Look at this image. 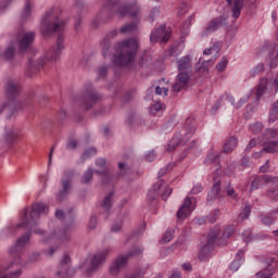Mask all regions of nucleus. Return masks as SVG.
I'll return each instance as SVG.
<instances>
[{
  "mask_svg": "<svg viewBox=\"0 0 278 278\" xmlns=\"http://www.w3.org/2000/svg\"><path fill=\"white\" fill-rule=\"evenodd\" d=\"M251 205H245L242 212L238 216V222L243 223V220H247L249 216H251Z\"/></svg>",
  "mask_w": 278,
  "mask_h": 278,
  "instance_id": "4c0bfd02",
  "label": "nucleus"
},
{
  "mask_svg": "<svg viewBox=\"0 0 278 278\" xmlns=\"http://www.w3.org/2000/svg\"><path fill=\"white\" fill-rule=\"evenodd\" d=\"M251 131H253V134H260V131H262L264 129V125H262V123L257 122L253 125L250 126Z\"/></svg>",
  "mask_w": 278,
  "mask_h": 278,
  "instance_id": "3c124183",
  "label": "nucleus"
},
{
  "mask_svg": "<svg viewBox=\"0 0 278 278\" xmlns=\"http://www.w3.org/2000/svg\"><path fill=\"white\" fill-rule=\"evenodd\" d=\"M16 38L18 40V47L21 53H25L28 49H31V45L34 43V40L36 38V33L34 31H20L16 35Z\"/></svg>",
  "mask_w": 278,
  "mask_h": 278,
  "instance_id": "9d476101",
  "label": "nucleus"
},
{
  "mask_svg": "<svg viewBox=\"0 0 278 278\" xmlns=\"http://www.w3.org/2000/svg\"><path fill=\"white\" fill-rule=\"evenodd\" d=\"M278 118V100L274 103L270 115H269V123H275Z\"/></svg>",
  "mask_w": 278,
  "mask_h": 278,
  "instance_id": "c03bdc74",
  "label": "nucleus"
},
{
  "mask_svg": "<svg viewBox=\"0 0 278 278\" xmlns=\"http://www.w3.org/2000/svg\"><path fill=\"white\" fill-rule=\"evenodd\" d=\"M88 229H97V215L90 216Z\"/></svg>",
  "mask_w": 278,
  "mask_h": 278,
  "instance_id": "bf43d9fd",
  "label": "nucleus"
},
{
  "mask_svg": "<svg viewBox=\"0 0 278 278\" xmlns=\"http://www.w3.org/2000/svg\"><path fill=\"white\" fill-rule=\"evenodd\" d=\"M116 51L119 50V53L114 56V64L116 66H127L136 60L138 53V40L131 38L124 40L123 42L115 43Z\"/></svg>",
  "mask_w": 278,
  "mask_h": 278,
  "instance_id": "f03ea898",
  "label": "nucleus"
},
{
  "mask_svg": "<svg viewBox=\"0 0 278 278\" xmlns=\"http://www.w3.org/2000/svg\"><path fill=\"white\" fill-rule=\"evenodd\" d=\"M192 72H179L176 76V83L173 86L174 92H181L190 83V75Z\"/></svg>",
  "mask_w": 278,
  "mask_h": 278,
  "instance_id": "2eb2a0df",
  "label": "nucleus"
},
{
  "mask_svg": "<svg viewBox=\"0 0 278 278\" xmlns=\"http://www.w3.org/2000/svg\"><path fill=\"white\" fill-rule=\"evenodd\" d=\"M265 153H278V141H269L267 146L263 148Z\"/></svg>",
  "mask_w": 278,
  "mask_h": 278,
  "instance_id": "c9c22d12",
  "label": "nucleus"
},
{
  "mask_svg": "<svg viewBox=\"0 0 278 278\" xmlns=\"http://www.w3.org/2000/svg\"><path fill=\"white\" fill-rule=\"evenodd\" d=\"M29 16H31V4L27 1L22 13V21H27Z\"/></svg>",
  "mask_w": 278,
  "mask_h": 278,
  "instance_id": "37998d69",
  "label": "nucleus"
},
{
  "mask_svg": "<svg viewBox=\"0 0 278 278\" xmlns=\"http://www.w3.org/2000/svg\"><path fill=\"white\" fill-rule=\"evenodd\" d=\"M98 75H99V79L105 77L108 75V66H101L99 70H98Z\"/></svg>",
  "mask_w": 278,
  "mask_h": 278,
  "instance_id": "680f3d73",
  "label": "nucleus"
},
{
  "mask_svg": "<svg viewBox=\"0 0 278 278\" xmlns=\"http://www.w3.org/2000/svg\"><path fill=\"white\" fill-rule=\"evenodd\" d=\"M17 266H20V265H14L11 268H8V265L0 266V278H18V277H21V275H23L22 268H17L15 271H11L9 275L4 274V273H7V270H12V269L16 268ZM5 268H8V269H5Z\"/></svg>",
  "mask_w": 278,
  "mask_h": 278,
  "instance_id": "b1692460",
  "label": "nucleus"
},
{
  "mask_svg": "<svg viewBox=\"0 0 278 278\" xmlns=\"http://www.w3.org/2000/svg\"><path fill=\"white\" fill-rule=\"evenodd\" d=\"M101 47L102 55L105 58L108 55V52L110 51V41H108V39H103Z\"/></svg>",
  "mask_w": 278,
  "mask_h": 278,
  "instance_id": "603ef678",
  "label": "nucleus"
},
{
  "mask_svg": "<svg viewBox=\"0 0 278 278\" xmlns=\"http://www.w3.org/2000/svg\"><path fill=\"white\" fill-rule=\"evenodd\" d=\"M101 99V94L97 92L94 88L90 87L89 89H86V91L81 96L80 105L86 110H92V108H94V104L99 103Z\"/></svg>",
  "mask_w": 278,
  "mask_h": 278,
  "instance_id": "0eeeda50",
  "label": "nucleus"
},
{
  "mask_svg": "<svg viewBox=\"0 0 278 278\" xmlns=\"http://www.w3.org/2000/svg\"><path fill=\"white\" fill-rule=\"evenodd\" d=\"M94 175V170L92 168H88L80 178V184H84L85 186H90L92 184V177Z\"/></svg>",
  "mask_w": 278,
  "mask_h": 278,
  "instance_id": "7c9ffc66",
  "label": "nucleus"
},
{
  "mask_svg": "<svg viewBox=\"0 0 278 278\" xmlns=\"http://www.w3.org/2000/svg\"><path fill=\"white\" fill-rule=\"evenodd\" d=\"M94 173L97 175H100L102 184H104V186H109V184H112V179H114V175H112V173L108 168H104L102 170L94 169Z\"/></svg>",
  "mask_w": 278,
  "mask_h": 278,
  "instance_id": "bb28decb",
  "label": "nucleus"
},
{
  "mask_svg": "<svg viewBox=\"0 0 278 278\" xmlns=\"http://www.w3.org/2000/svg\"><path fill=\"white\" fill-rule=\"evenodd\" d=\"M227 64H229V60H227L226 56H224L219 63L216 65V71H218V73H223V71H225L227 68Z\"/></svg>",
  "mask_w": 278,
  "mask_h": 278,
  "instance_id": "09e8293b",
  "label": "nucleus"
},
{
  "mask_svg": "<svg viewBox=\"0 0 278 278\" xmlns=\"http://www.w3.org/2000/svg\"><path fill=\"white\" fill-rule=\"evenodd\" d=\"M70 235L66 229H61L59 231L52 232L50 236L42 239V242H51L52 240L59 242V244H64L68 242Z\"/></svg>",
  "mask_w": 278,
  "mask_h": 278,
  "instance_id": "f3484780",
  "label": "nucleus"
},
{
  "mask_svg": "<svg viewBox=\"0 0 278 278\" xmlns=\"http://www.w3.org/2000/svg\"><path fill=\"white\" fill-rule=\"evenodd\" d=\"M217 58L213 56L211 60L203 61L201 63V59H200L195 65V73H210V66H213Z\"/></svg>",
  "mask_w": 278,
  "mask_h": 278,
  "instance_id": "393cba45",
  "label": "nucleus"
},
{
  "mask_svg": "<svg viewBox=\"0 0 278 278\" xmlns=\"http://www.w3.org/2000/svg\"><path fill=\"white\" fill-rule=\"evenodd\" d=\"M7 144H14V140H16V134L14 130L9 129L4 136Z\"/></svg>",
  "mask_w": 278,
  "mask_h": 278,
  "instance_id": "a18cd8bd",
  "label": "nucleus"
},
{
  "mask_svg": "<svg viewBox=\"0 0 278 278\" xmlns=\"http://www.w3.org/2000/svg\"><path fill=\"white\" fill-rule=\"evenodd\" d=\"M242 3H244V0H233L232 16L235 18H238L240 16V12L242 10Z\"/></svg>",
  "mask_w": 278,
  "mask_h": 278,
  "instance_id": "473e14b6",
  "label": "nucleus"
},
{
  "mask_svg": "<svg viewBox=\"0 0 278 278\" xmlns=\"http://www.w3.org/2000/svg\"><path fill=\"white\" fill-rule=\"evenodd\" d=\"M3 112L7 118H12L17 110H21L23 105L17 100H7L2 103Z\"/></svg>",
  "mask_w": 278,
  "mask_h": 278,
  "instance_id": "a211bd4d",
  "label": "nucleus"
},
{
  "mask_svg": "<svg viewBox=\"0 0 278 278\" xmlns=\"http://www.w3.org/2000/svg\"><path fill=\"white\" fill-rule=\"evenodd\" d=\"M122 227H123V220H121L119 223H115L111 228V231H113V233H117V231H119Z\"/></svg>",
  "mask_w": 278,
  "mask_h": 278,
  "instance_id": "e2e57ef3",
  "label": "nucleus"
},
{
  "mask_svg": "<svg viewBox=\"0 0 278 278\" xmlns=\"http://www.w3.org/2000/svg\"><path fill=\"white\" fill-rule=\"evenodd\" d=\"M109 5H112L115 14H118V16H130V18H138L140 16V5H138V2L123 4L116 2V0H109Z\"/></svg>",
  "mask_w": 278,
  "mask_h": 278,
  "instance_id": "39448f33",
  "label": "nucleus"
},
{
  "mask_svg": "<svg viewBox=\"0 0 278 278\" xmlns=\"http://www.w3.org/2000/svg\"><path fill=\"white\" fill-rule=\"evenodd\" d=\"M45 212H49V206L45 205V203L33 204L30 212L27 208L23 210L22 219L17 227H25L26 229L38 227L40 214H45Z\"/></svg>",
  "mask_w": 278,
  "mask_h": 278,
  "instance_id": "20e7f679",
  "label": "nucleus"
},
{
  "mask_svg": "<svg viewBox=\"0 0 278 278\" xmlns=\"http://www.w3.org/2000/svg\"><path fill=\"white\" fill-rule=\"evenodd\" d=\"M218 157H220V155H218V152H211L206 156V163L207 164H218Z\"/></svg>",
  "mask_w": 278,
  "mask_h": 278,
  "instance_id": "de8ad7c7",
  "label": "nucleus"
},
{
  "mask_svg": "<svg viewBox=\"0 0 278 278\" xmlns=\"http://www.w3.org/2000/svg\"><path fill=\"white\" fill-rule=\"evenodd\" d=\"M217 238H218V230L212 229L208 232L206 244H204L200 250V253H199L200 262H205L210 256V253L214 251V244H216Z\"/></svg>",
  "mask_w": 278,
  "mask_h": 278,
  "instance_id": "6e6552de",
  "label": "nucleus"
},
{
  "mask_svg": "<svg viewBox=\"0 0 278 278\" xmlns=\"http://www.w3.org/2000/svg\"><path fill=\"white\" fill-rule=\"evenodd\" d=\"M4 92L8 101H16L17 97L21 94V84H18L16 79H7Z\"/></svg>",
  "mask_w": 278,
  "mask_h": 278,
  "instance_id": "9b49d317",
  "label": "nucleus"
},
{
  "mask_svg": "<svg viewBox=\"0 0 278 278\" xmlns=\"http://www.w3.org/2000/svg\"><path fill=\"white\" fill-rule=\"evenodd\" d=\"M15 52L16 48H14V46H9L3 52H0V58H3L5 62H12Z\"/></svg>",
  "mask_w": 278,
  "mask_h": 278,
  "instance_id": "cd10ccee",
  "label": "nucleus"
},
{
  "mask_svg": "<svg viewBox=\"0 0 278 278\" xmlns=\"http://www.w3.org/2000/svg\"><path fill=\"white\" fill-rule=\"evenodd\" d=\"M197 207V199L195 198H186L184 204L179 207L177 212V218L184 220L192 214V210Z\"/></svg>",
  "mask_w": 278,
  "mask_h": 278,
  "instance_id": "4468645a",
  "label": "nucleus"
},
{
  "mask_svg": "<svg viewBox=\"0 0 278 278\" xmlns=\"http://www.w3.org/2000/svg\"><path fill=\"white\" fill-rule=\"evenodd\" d=\"M125 264H127V258H125V256L117 257L110 267V275H112L113 277H116V275L121 273Z\"/></svg>",
  "mask_w": 278,
  "mask_h": 278,
  "instance_id": "5701e85b",
  "label": "nucleus"
},
{
  "mask_svg": "<svg viewBox=\"0 0 278 278\" xmlns=\"http://www.w3.org/2000/svg\"><path fill=\"white\" fill-rule=\"evenodd\" d=\"M40 260V252H33L28 255L27 260L21 264V266H27V264H36Z\"/></svg>",
  "mask_w": 278,
  "mask_h": 278,
  "instance_id": "f704fd0d",
  "label": "nucleus"
},
{
  "mask_svg": "<svg viewBox=\"0 0 278 278\" xmlns=\"http://www.w3.org/2000/svg\"><path fill=\"white\" fill-rule=\"evenodd\" d=\"M110 251L104 250L102 252H99L94 254L90 261V266L88 267V262L84 263V268H86L87 275H92L102 264L105 262V257H108V254Z\"/></svg>",
  "mask_w": 278,
  "mask_h": 278,
  "instance_id": "1a4fd4ad",
  "label": "nucleus"
},
{
  "mask_svg": "<svg viewBox=\"0 0 278 278\" xmlns=\"http://www.w3.org/2000/svg\"><path fill=\"white\" fill-rule=\"evenodd\" d=\"M170 194H173V189L169 187H164L163 193H162L163 201H166L168 199V197H170Z\"/></svg>",
  "mask_w": 278,
  "mask_h": 278,
  "instance_id": "4d7b16f0",
  "label": "nucleus"
},
{
  "mask_svg": "<svg viewBox=\"0 0 278 278\" xmlns=\"http://www.w3.org/2000/svg\"><path fill=\"white\" fill-rule=\"evenodd\" d=\"M266 197H268V199H270V201H278V193L276 190H268L266 192Z\"/></svg>",
  "mask_w": 278,
  "mask_h": 278,
  "instance_id": "13d9d810",
  "label": "nucleus"
},
{
  "mask_svg": "<svg viewBox=\"0 0 278 278\" xmlns=\"http://www.w3.org/2000/svg\"><path fill=\"white\" fill-rule=\"evenodd\" d=\"M178 71L192 73V58L190 55H185L177 61Z\"/></svg>",
  "mask_w": 278,
  "mask_h": 278,
  "instance_id": "412c9836",
  "label": "nucleus"
},
{
  "mask_svg": "<svg viewBox=\"0 0 278 278\" xmlns=\"http://www.w3.org/2000/svg\"><path fill=\"white\" fill-rule=\"evenodd\" d=\"M29 242H31V230L20 236L15 240V243L9 249V255L12 257V261L5 269L14 268V266H21V264H23V256H21V252L25 251Z\"/></svg>",
  "mask_w": 278,
  "mask_h": 278,
  "instance_id": "7ed1b4c3",
  "label": "nucleus"
},
{
  "mask_svg": "<svg viewBox=\"0 0 278 278\" xmlns=\"http://www.w3.org/2000/svg\"><path fill=\"white\" fill-rule=\"evenodd\" d=\"M273 263H275V258L266 261L265 268L256 274V278H273V275H275V267H273Z\"/></svg>",
  "mask_w": 278,
  "mask_h": 278,
  "instance_id": "aec40b11",
  "label": "nucleus"
},
{
  "mask_svg": "<svg viewBox=\"0 0 278 278\" xmlns=\"http://www.w3.org/2000/svg\"><path fill=\"white\" fill-rule=\"evenodd\" d=\"M186 126L188 129V134H194V131H197V128L190 125V117L187 118Z\"/></svg>",
  "mask_w": 278,
  "mask_h": 278,
  "instance_id": "0e129e2a",
  "label": "nucleus"
},
{
  "mask_svg": "<svg viewBox=\"0 0 278 278\" xmlns=\"http://www.w3.org/2000/svg\"><path fill=\"white\" fill-rule=\"evenodd\" d=\"M264 185H266V182H264V176H255L254 180L251 182L250 192L258 190V188Z\"/></svg>",
  "mask_w": 278,
  "mask_h": 278,
  "instance_id": "2f4dec72",
  "label": "nucleus"
},
{
  "mask_svg": "<svg viewBox=\"0 0 278 278\" xmlns=\"http://www.w3.org/2000/svg\"><path fill=\"white\" fill-rule=\"evenodd\" d=\"M71 256L64 254L63 258L60 261V269L56 271L59 278H71L75 275V268L71 267Z\"/></svg>",
  "mask_w": 278,
  "mask_h": 278,
  "instance_id": "f8f14e48",
  "label": "nucleus"
},
{
  "mask_svg": "<svg viewBox=\"0 0 278 278\" xmlns=\"http://www.w3.org/2000/svg\"><path fill=\"white\" fill-rule=\"evenodd\" d=\"M173 233H175V230H167L162 238V242L164 244H166V242H170V240H173Z\"/></svg>",
  "mask_w": 278,
  "mask_h": 278,
  "instance_id": "864d4df0",
  "label": "nucleus"
},
{
  "mask_svg": "<svg viewBox=\"0 0 278 278\" xmlns=\"http://www.w3.org/2000/svg\"><path fill=\"white\" fill-rule=\"evenodd\" d=\"M117 166L118 170L121 172V177H125V175H129V173H131V167L123 162H119Z\"/></svg>",
  "mask_w": 278,
  "mask_h": 278,
  "instance_id": "a19ab883",
  "label": "nucleus"
},
{
  "mask_svg": "<svg viewBox=\"0 0 278 278\" xmlns=\"http://www.w3.org/2000/svg\"><path fill=\"white\" fill-rule=\"evenodd\" d=\"M112 205H114V191L109 192L102 200L100 206L103 210L104 216L106 218L110 217V214H112Z\"/></svg>",
  "mask_w": 278,
  "mask_h": 278,
  "instance_id": "6ab92c4d",
  "label": "nucleus"
},
{
  "mask_svg": "<svg viewBox=\"0 0 278 278\" xmlns=\"http://www.w3.org/2000/svg\"><path fill=\"white\" fill-rule=\"evenodd\" d=\"M218 53H220V45L218 42L214 43L213 47L203 51V55H218Z\"/></svg>",
  "mask_w": 278,
  "mask_h": 278,
  "instance_id": "58836bf2",
  "label": "nucleus"
},
{
  "mask_svg": "<svg viewBox=\"0 0 278 278\" xmlns=\"http://www.w3.org/2000/svg\"><path fill=\"white\" fill-rule=\"evenodd\" d=\"M47 101H48L47 97H39V98H35L33 100V103H39V105H45Z\"/></svg>",
  "mask_w": 278,
  "mask_h": 278,
  "instance_id": "69168bd1",
  "label": "nucleus"
},
{
  "mask_svg": "<svg viewBox=\"0 0 278 278\" xmlns=\"http://www.w3.org/2000/svg\"><path fill=\"white\" fill-rule=\"evenodd\" d=\"M136 29H138V25L136 24V22H132L130 24L122 26L119 31L121 34H132V31H136Z\"/></svg>",
  "mask_w": 278,
  "mask_h": 278,
  "instance_id": "e433bc0d",
  "label": "nucleus"
},
{
  "mask_svg": "<svg viewBox=\"0 0 278 278\" xmlns=\"http://www.w3.org/2000/svg\"><path fill=\"white\" fill-rule=\"evenodd\" d=\"M150 112H151V114H153V116H155V114H157V112H162V103H155V104L151 105Z\"/></svg>",
  "mask_w": 278,
  "mask_h": 278,
  "instance_id": "6e6d98bb",
  "label": "nucleus"
},
{
  "mask_svg": "<svg viewBox=\"0 0 278 278\" xmlns=\"http://www.w3.org/2000/svg\"><path fill=\"white\" fill-rule=\"evenodd\" d=\"M237 255L239 258L237 261H233L229 267V269L232 270L233 273H236V270H238V268H240V260H242V255H244V252L241 251Z\"/></svg>",
  "mask_w": 278,
  "mask_h": 278,
  "instance_id": "49530a36",
  "label": "nucleus"
},
{
  "mask_svg": "<svg viewBox=\"0 0 278 278\" xmlns=\"http://www.w3.org/2000/svg\"><path fill=\"white\" fill-rule=\"evenodd\" d=\"M266 136H268V138H275V136H277V130L276 129H266L265 130Z\"/></svg>",
  "mask_w": 278,
  "mask_h": 278,
  "instance_id": "774afa93",
  "label": "nucleus"
},
{
  "mask_svg": "<svg viewBox=\"0 0 278 278\" xmlns=\"http://www.w3.org/2000/svg\"><path fill=\"white\" fill-rule=\"evenodd\" d=\"M270 170V161H266V163L261 166L260 173H268Z\"/></svg>",
  "mask_w": 278,
  "mask_h": 278,
  "instance_id": "338daca9",
  "label": "nucleus"
},
{
  "mask_svg": "<svg viewBox=\"0 0 278 278\" xmlns=\"http://www.w3.org/2000/svg\"><path fill=\"white\" fill-rule=\"evenodd\" d=\"M181 144V139L179 137H174L172 140L168 142L166 150L167 151H175L176 147H179Z\"/></svg>",
  "mask_w": 278,
  "mask_h": 278,
  "instance_id": "79ce46f5",
  "label": "nucleus"
},
{
  "mask_svg": "<svg viewBox=\"0 0 278 278\" xmlns=\"http://www.w3.org/2000/svg\"><path fill=\"white\" fill-rule=\"evenodd\" d=\"M75 177V170L67 169L64 172V176L61 179V190L56 193V201L59 203H62V201H65L67 199L68 194H71V191L73 190V179Z\"/></svg>",
  "mask_w": 278,
  "mask_h": 278,
  "instance_id": "423d86ee",
  "label": "nucleus"
},
{
  "mask_svg": "<svg viewBox=\"0 0 278 278\" xmlns=\"http://www.w3.org/2000/svg\"><path fill=\"white\" fill-rule=\"evenodd\" d=\"M220 197V181L217 180L213 187L211 188V191L207 194V203H212L213 201H216Z\"/></svg>",
  "mask_w": 278,
  "mask_h": 278,
  "instance_id": "a878e982",
  "label": "nucleus"
},
{
  "mask_svg": "<svg viewBox=\"0 0 278 278\" xmlns=\"http://www.w3.org/2000/svg\"><path fill=\"white\" fill-rule=\"evenodd\" d=\"M264 184H278V177L277 176H270V175H263Z\"/></svg>",
  "mask_w": 278,
  "mask_h": 278,
  "instance_id": "8fccbe9b",
  "label": "nucleus"
},
{
  "mask_svg": "<svg viewBox=\"0 0 278 278\" xmlns=\"http://www.w3.org/2000/svg\"><path fill=\"white\" fill-rule=\"evenodd\" d=\"M220 27H227V17L225 16H218L213 18L207 27L205 28L203 35L207 36V34H212L213 31H216L218 29H220Z\"/></svg>",
  "mask_w": 278,
  "mask_h": 278,
  "instance_id": "dca6fc26",
  "label": "nucleus"
},
{
  "mask_svg": "<svg viewBox=\"0 0 278 278\" xmlns=\"http://www.w3.org/2000/svg\"><path fill=\"white\" fill-rule=\"evenodd\" d=\"M236 147H238V139L230 137L224 144V153H231Z\"/></svg>",
  "mask_w": 278,
  "mask_h": 278,
  "instance_id": "c756f323",
  "label": "nucleus"
},
{
  "mask_svg": "<svg viewBox=\"0 0 278 278\" xmlns=\"http://www.w3.org/2000/svg\"><path fill=\"white\" fill-rule=\"evenodd\" d=\"M224 190L226 191L227 197L233 199L235 201H238V193L236 192V189H233L231 184H228L226 187H224Z\"/></svg>",
  "mask_w": 278,
  "mask_h": 278,
  "instance_id": "ea45409f",
  "label": "nucleus"
},
{
  "mask_svg": "<svg viewBox=\"0 0 278 278\" xmlns=\"http://www.w3.org/2000/svg\"><path fill=\"white\" fill-rule=\"evenodd\" d=\"M151 42H163L166 45L170 40V30L166 29V24L161 25L159 28L154 29L150 35Z\"/></svg>",
  "mask_w": 278,
  "mask_h": 278,
  "instance_id": "ddd939ff",
  "label": "nucleus"
},
{
  "mask_svg": "<svg viewBox=\"0 0 278 278\" xmlns=\"http://www.w3.org/2000/svg\"><path fill=\"white\" fill-rule=\"evenodd\" d=\"M66 27V23L64 21H60V17L53 13V9H50L41 21L40 31L45 38H49L53 34H59L56 38V46L51 48L45 58H40L36 63L34 60H28V65L26 68V75L28 77H33L37 71H40L42 66L46 64V60L48 62H58L60 60V55H62V51L64 46V28Z\"/></svg>",
  "mask_w": 278,
  "mask_h": 278,
  "instance_id": "f257e3e1",
  "label": "nucleus"
},
{
  "mask_svg": "<svg viewBox=\"0 0 278 278\" xmlns=\"http://www.w3.org/2000/svg\"><path fill=\"white\" fill-rule=\"evenodd\" d=\"M267 86H268V79L262 78L256 89V99H262V97L266 94V91L268 90Z\"/></svg>",
  "mask_w": 278,
  "mask_h": 278,
  "instance_id": "c85d7f7f",
  "label": "nucleus"
},
{
  "mask_svg": "<svg viewBox=\"0 0 278 278\" xmlns=\"http://www.w3.org/2000/svg\"><path fill=\"white\" fill-rule=\"evenodd\" d=\"M142 248H131L126 255H123L126 258V262L131 260V257H138V255H142Z\"/></svg>",
  "mask_w": 278,
  "mask_h": 278,
  "instance_id": "72a5a7b5",
  "label": "nucleus"
},
{
  "mask_svg": "<svg viewBox=\"0 0 278 278\" xmlns=\"http://www.w3.org/2000/svg\"><path fill=\"white\" fill-rule=\"evenodd\" d=\"M55 218L59 220H68V223H73L75 220V208L74 207H68L66 212L64 211H55Z\"/></svg>",
  "mask_w": 278,
  "mask_h": 278,
  "instance_id": "4be33fe9",
  "label": "nucleus"
},
{
  "mask_svg": "<svg viewBox=\"0 0 278 278\" xmlns=\"http://www.w3.org/2000/svg\"><path fill=\"white\" fill-rule=\"evenodd\" d=\"M16 232V227L14 226H8L3 231L2 235L8 237V236H14V233Z\"/></svg>",
  "mask_w": 278,
  "mask_h": 278,
  "instance_id": "5fc2aeb1",
  "label": "nucleus"
},
{
  "mask_svg": "<svg viewBox=\"0 0 278 278\" xmlns=\"http://www.w3.org/2000/svg\"><path fill=\"white\" fill-rule=\"evenodd\" d=\"M28 231H34V233H38L39 236H41V238H47V231L40 228L37 229L36 226Z\"/></svg>",
  "mask_w": 278,
  "mask_h": 278,
  "instance_id": "052dcab7",
  "label": "nucleus"
}]
</instances>
